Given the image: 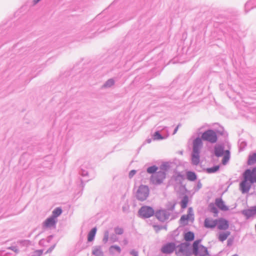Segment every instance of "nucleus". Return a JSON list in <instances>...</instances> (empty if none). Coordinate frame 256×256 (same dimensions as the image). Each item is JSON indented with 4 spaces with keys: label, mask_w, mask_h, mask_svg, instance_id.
<instances>
[{
    "label": "nucleus",
    "mask_w": 256,
    "mask_h": 256,
    "mask_svg": "<svg viewBox=\"0 0 256 256\" xmlns=\"http://www.w3.org/2000/svg\"><path fill=\"white\" fill-rule=\"evenodd\" d=\"M52 238V236H50L48 238V242H49Z\"/></svg>",
    "instance_id": "nucleus-47"
},
{
    "label": "nucleus",
    "mask_w": 256,
    "mask_h": 256,
    "mask_svg": "<svg viewBox=\"0 0 256 256\" xmlns=\"http://www.w3.org/2000/svg\"><path fill=\"white\" fill-rule=\"evenodd\" d=\"M220 169L218 165L214 166L211 168H206L204 170L205 172L208 174L215 173Z\"/></svg>",
    "instance_id": "nucleus-25"
},
{
    "label": "nucleus",
    "mask_w": 256,
    "mask_h": 256,
    "mask_svg": "<svg viewBox=\"0 0 256 256\" xmlns=\"http://www.w3.org/2000/svg\"><path fill=\"white\" fill-rule=\"evenodd\" d=\"M218 220L206 218L204 220V225L206 228H214L218 224Z\"/></svg>",
    "instance_id": "nucleus-13"
},
{
    "label": "nucleus",
    "mask_w": 256,
    "mask_h": 256,
    "mask_svg": "<svg viewBox=\"0 0 256 256\" xmlns=\"http://www.w3.org/2000/svg\"><path fill=\"white\" fill-rule=\"evenodd\" d=\"M220 224L218 226L219 230H224V218H221L219 220Z\"/></svg>",
    "instance_id": "nucleus-35"
},
{
    "label": "nucleus",
    "mask_w": 256,
    "mask_h": 256,
    "mask_svg": "<svg viewBox=\"0 0 256 256\" xmlns=\"http://www.w3.org/2000/svg\"><path fill=\"white\" fill-rule=\"evenodd\" d=\"M190 244L188 242L182 243L178 246V250L176 252L178 256H190Z\"/></svg>",
    "instance_id": "nucleus-6"
},
{
    "label": "nucleus",
    "mask_w": 256,
    "mask_h": 256,
    "mask_svg": "<svg viewBox=\"0 0 256 256\" xmlns=\"http://www.w3.org/2000/svg\"><path fill=\"white\" fill-rule=\"evenodd\" d=\"M166 176V172L160 170L151 176L150 181L154 184L159 185L163 182Z\"/></svg>",
    "instance_id": "nucleus-5"
},
{
    "label": "nucleus",
    "mask_w": 256,
    "mask_h": 256,
    "mask_svg": "<svg viewBox=\"0 0 256 256\" xmlns=\"http://www.w3.org/2000/svg\"><path fill=\"white\" fill-rule=\"evenodd\" d=\"M149 192L150 190L148 186L142 184L138 187L136 191V198L140 201H144L148 196Z\"/></svg>",
    "instance_id": "nucleus-3"
},
{
    "label": "nucleus",
    "mask_w": 256,
    "mask_h": 256,
    "mask_svg": "<svg viewBox=\"0 0 256 256\" xmlns=\"http://www.w3.org/2000/svg\"><path fill=\"white\" fill-rule=\"evenodd\" d=\"M180 126H181V124H179L176 126H178V128Z\"/></svg>",
    "instance_id": "nucleus-49"
},
{
    "label": "nucleus",
    "mask_w": 256,
    "mask_h": 256,
    "mask_svg": "<svg viewBox=\"0 0 256 256\" xmlns=\"http://www.w3.org/2000/svg\"><path fill=\"white\" fill-rule=\"evenodd\" d=\"M92 254L96 256H103L104 255L100 246H96L92 250Z\"/></svg>",
    "instance_id": "nucleus-23"
},
{
    "label": "nucleus",
    "mask_w": 256,
    "mask_h": 256,
    "mask_svg": "<svg viewBox=\"0 0 256 256\" xmlns=\"http://www.w3.org/2000/svg\"><path fill=\"white\" fill-rule=\"evenodd\" d=\"M62 213V208H56L52 211L51 216L56 220V218L60 216Z\"/></svg>",
    "instance_id": "nucleus-28"
},
{
    "label": "nucleus",
    "mask_w": 256,
    "mask_h": 256,
    "mask_svg": "<svg viewBox=\"0 0 256 256\" xmlns=\"http://www.w3.org/2000/svg\"><path fill=\"white\" fill-rule=\"evenodd\" d=\"M172 178L178 184H182L184 180V176L180 172H176L172 176Z\"/></svg>",
    "instance_id": "nucleus-14"
},
{
    "label": "nucleus",
    "mask_w": 256,
    "mask_h": 256,
    "mask_svg": "<svg viewBox=\"0 0 256 256\" xmlns=\"http://www.w3.org/2000/svg\"><path fill=\"white\" fill-rule=\"evenodd\" d=\"M201 240H195L192 246V254L196 256H208V249L204 246L200 244Z\"/></svg>",
    "instance_id": "nucleus-2"
},
{
    "label": "nucleus",
    "mask_w": 256,
    "mask_h": 256,
    "mask_svg": "<svg viewBox=\"0 0 256 256\" xmlns=\"http://www.w3.org/2000/svg\"><path fill=\"white\" fill-rule=\"evenodd\" d=\"M109 238V232L108 230H106L104 232V236L102 239V242L104 244H106Z\"/></svg>",
    "instance_id": "nucleus-34"
},
{
    "label": "nucleus",
    "mask_w": 256,
    "mask_h": 256,
    "mask_svg": "<svg viewBox=\"0 0 256 256\" xmlns=\"http://www.w3.org/2000/svg\"><path fill=\"white\" fill-rule=\"evenodd\" d=\"M186 178L190 181H194L197 179L196 174L192 171H188L186 173Z\"/></svg>",
    "instance_id": "nucleus-17"
},
{
    "label": "nucleus",
    "mask_w": 256,
    "mask_h": 256,
    "mask_svg": "<svg viewBox=\"0 0 256 256\" xmlns=\"http://www.w3.org/2000/svg\"><path fill=\"white\" fill-rule=\"evenodd\" d=\"M216 206H218L220 209L224 210V202L222 198H217L215 202Z\"/></svg>",
    "instance_id": "nucleus-27"
},
{
    "label": "nucleus",
    "mask_w": 256,
    "mask_h": 256,
    "mask_svg": "<svg viewBox=\"0 0 256 256\" xmlns=\"http://www.w3.org/2000/svg\"><path fill=\"white\" fill-rule=\"evenodd\" d=\"M57 220L50 216L46 218L42 223V227L44 228H50L52 227L55 228Z\"/></svg>",
    "instance_id": "nucleus-11"
},
{
    "label": "nucleus",
    "mask_w": 256,
    "mask_h": 256,
    "mask_svg": "<svg viewBox=\"0 0 256 256\" xmlns=\"http://www.w3.org/2000/svg\"><path fill=\"white\" fill-rule=\"evenodd\" d=\"M165 138L164 136H163L159 131L156 132L153 135V139L154 140H162Z\"/></svg>",
    "instance_id": "nucleus-31"
},
{
    "label": "nucleus",
    "mask_w": 256,
    "mask_h": 256,
    "mask_svg": "<svg viewBox=\"0 0 256 256\" xmlns=\"http://www.w3.org/2000/svg\"><path fill=\"white\" fill-rule=\"evenodd\" d=\"M196 190H199L200 188H202V183L200 182V180H199L198 182V184H197V186H196Z\"/></svg>",
    "instance_id": "nucleus-44"
},
{
    "label": "nucleus",
    "mask_w": 256,
    "mask_h": 256,
    "mask_svg": "<svg viewBox=\"0 0 256 256\" xmlns=\"http://www.w3.org/2000/svg\"><path fill=\"white\" fill-rule=\"evenodd\" d=\"M130 254L133 256H138V252L134 250H132L130 252Z\"/></svg>",
    "instance_id": "nucleus-43"
},
{
    "label": "nucleus",
    "mask_w": 256,
    "mask_h": 256,
    "mask_svg": "<svg viewBox=\"0 0 256 256\" xmlns=\"http://www.w3.org/2000/svg\"><path fill=\"white\" fill-rule=\"evenodd\" d=\"M188 220L193 222L194 220V214L192 208L190 207L188 208V214L182 215L180 222L181 224L186 226L188 224Z\"/></svg>",
    "instance_id": "nucleus-7"
},
{
    "label": "nucleus",
    "mask_w": 256,
    "mask_h": 256,
    "mask_svg": "<svg viewBox=\"0 0 256 256\" xmlns=\"http://www.w3.org/2000/svg\"><path fill=\"white\" fill-rule=\"evenodd\" d=\"M114 84V80L113 78H110L106 80V82L102 85V88H109L112 86Z\"/></svg>",
    "instance_id": "nucleus-29"
},
{
    "label": "nucleus",
    "mask_w": 256,
    "mask_h": 256,
    "mask_svg": "<svg viewBox=\"0 0 256 256\" xmlns=\"http://www.w3.org/2000/svg\"><path fill=\"white\" fill-rule=\"evenodd\" d=\"M110 240H112V242H114L118 240V238L116 234H112L110 236Z\"/></svg>",
    "instance_id": "nucleus-39"
},
{
    "label": "nucleus",
    "mask_w": 256,
    "mask_h": 256,
    "mask_svg": "<svg viewBox=\"0 0 256 256\" xmlns=\"http://www.w3.org/2000/svg\"><path fill=\"white\" fill-rule=\"evenodd\" d=\"M8 249H10L16 252H18L19 250H18V248H17L16 246H10L8 248Z\"/></svg>",
    "instance_id": "nucleus-42"
},
{
    "label": "nucleus",
    "mask_w": 256,
    "mask_h": 256,
    "mask_svg": "<svg viewBox=\"0 0 256 256\" xmlns=\"http://www.w3.org/2000/svg\"><path fill=\"white\" fill-rule=\"evenodd\" d=\"M115 252H116L118 254H120L121 252L120 248L116 245L111 246L109 248V252L110 254H114Z\"/></svg>",
    "instance_id": "nucleus-19"
},
{
    "label": "nucleus",
    "mask_w": 256,
    "mask_h": 256,
    "mask_svg": "<svg viewBox=\"0 0 256 256\" xmlns=\"http://www.w3.org/2000/svg\"><path fill=\"white\" fill-rule=\"evenodd\" d=\"M224 224H225V226L226 225V221H225Z\"/></svg>",
    "instance_id": "nucleus-53"
},
{
    "label": "nucleus",
    "mask_w": 256,
    "mask_h": 256,
    "mask_svg": "<svg viewBox=\"0 0 256 256\" xmlns=\"http://www.w3.org/2000/svg\"><path fill=\"white\" fill-rule=\"evenodd\" d=\"M139 217L142 218H149L155 215L154 210L150 206H142L138 212Z\"/></svg>",
    "instance_id": "nucleus-4"
},
{
    "label": "nucleus",
    "mask_w": 256,
    "mask_h": 256,
    "mask_svg": "<svg viewBox=\"0 0 256 256\" xmlns=\"http://www.w3.org/2000/svg\"><path fill=\"white\" fill-rule=\"evenodd\" d=\"M214 154L218 157L222 156L224 154V147L222 146H216Z\"/></svg>",
    "instance_id": "nucleus-15"
},
{
    "label": "nucleus",
    "mask_w": 256,
    "mask_h": 256,
    "mask_svg": "<svg viewBox=\"0 0 256 256\" xmlns=\"http://www.w3.org/2000/svg\"><path fill=\"white\" fill-rule=\"evenodd\" d=\"M172 162H165L161 164L160 166V168L162 170L161 171L165 172L171 168Z\"/></svg>",
    "instance_id": "nucleus-26"
},
{
    "label": "nucleus",
    "mask_w": 256,
    "mask_h": 256,
    "mask_svg": "<svg viewBox=\"0 0 256 256\" xmlns=\"http://www.w3.org/2000/svg\"><path fill=\"white\" fill-rule=\"evenodd\" d=\"M176 202H168L166 206V209L165 210H167L168 212H170V214H172L173 211L174 210Z\"/></svg>",
    "instance_id": "nucleus-21"
},
{
    "label": "nucleus",
    "mask_w": 256,
    "mask_h": 256,
    "mask_svg": "<svg viewBox=\"0 0 256 256\" xmlns=\"http://www.w3.org/2000/svg\"><path fill=\"white\" fill-rule=\"evenodd\" d=\"M43 252L42 250H36L32 254L31 256H40Z\"/></svg>",
    "instance_id": "nucleus-37"
},
{
    "label": "nucleus",
    "mask_w": 256,
    "mask_h": 256,
    "mask_svg": "<svg viewBox=\"0 0 256 256\" xmlns=\"http://www.w3.org/2000/svg\"><path fill=\"white\" fill-rule=\"evenodd\" d=\"M55 244L52 246H50L47 250V252H50L55 247Z\"/></svg>",
    "instance_id": "nucleus-45"
},
{
    "label": "nucleus",
    "mask_w": 256,
    "mask_h": 256,
    "mask_svg": "<svg viewBox=\"0 0 256 256\" xmlns=\"http://www.w3.org/2000/svg\"><path fill=\"white\" fill-rule=\"evenodd\" d=\"M256 162V154L254 153L248 156V164L249 166L252 165Z\"/></svg>",
    "instance_id": "nucleus-24"
},
{
    "label": "nucleus",
    "mask_w": 256,
    "mask_h": 256,
    "mask_svg": "<svg viewBox=\"0 0 256 256\" xmlns=\"http://www.w3.org/2000/svg\"><path fill=\"white\" fill-rule=\"evenodd\" d=\"M136 170H133L130 172L128 176L130 178H132L134 175L136 174Z\"/></svg>",
    "instance_id": "nucleus-41"
},
{
    "label": "nucleus",
    "mask_w": 256,
    "mask_h": 256,
    "mask_svg": "<svg viewBox=\"0 0 256 256\" xmlns=\"http://www.w3.org/2000/svg\"><path fill=\"white\" fill-rule=\"evenodd\" d=\"M230 157L228 150H225V164L229 160Z\"/></svg>",
    "instance_id": "nucleus-38"
},
{
    "label": "nucleus",
    "mask_w": 256,
    "mask_h": 256,
    "mask_svg": "<svg viewBox=\"0 0 256 256\" xmlns=\"http://www.w3.org/2000/svg\"><path fill=\"white\" fill-rule=\"evenodd\" d=\"M202 140L216 143L218 140L217 134L214 130L209 129L202 134L201 138L197 137L193 140L191 162L194 166L198 165L200 162V153L203 146Z\"/></svg>",
    "instance_id": "nucleus-1"
},
{
    "label": "nucleus",
    "mask_w": 256,
    "mask_h": 256,
    "mask_svg": "<svg viewBox=\"0 0 256 256\" xmlns=\"http://www.w3.org/2000/svg\"><path fill=\"white\" fill-rule=\"evenodd\" d=\"M208 209L210 212H212L214 214V216H217L218 214V208L216 207V206L214 205V204L212 203H210L208 205Z\"/></svg>",
    "instance_id": "nucleus-20"
},
{
    "label": "nucleus",
    "mask_w": 256,
    "mask_h": 256,
    "mask_svg": "<svg viewBox=\"0 0 256 256\" xmlns=\"http://www.w3.org/2000/svg\"><path fill=\"white\" fill-rule=\"evenodd\" d=\"M81 183H82V184L83 185V182H82V180H81Z\"/></svg>",
    "instance_id": "nucleus-51"
},
{
    "label": "nucleus",
    "mask_w": 256,
    "mask_h": 256,
    "mask_svg": "<svg viewBox=\"0 0 256 256\" xmlns=\"http://www.w3.org/2000/svg\"><path fill=\"white\" fill-rule=\"evenodd\" d=\"M232 256H238L236 254H234V255H233Z\"/></svg>",
    "instance_id": "nucleus-52"
},
{
    "label": "nucleus",
    "mask_w": 256,
    "mask_h": 256,
    "mask_svg": "<svg viewBox=\"0 0 256 256\" xmlns=\"http://www.w3.org/2000/svg\"><path fill=\"white\" fill-rule=\"evenodd\" d=\"M96 228L94 227L92 228L88 232V242H92L94 240L95 235L96 234Z\"/></svg>",
    "instance_id": "nucleus-18"
},
{
    "label": "nucleus",
    "mask_w": 256,
    "mask_h": 256,
    "mask_svg": "<svg viewBox=\"0 0 256 256\" xmlns=\"http://www.w3.org/2000/svg\"><path fill=\"white\" fill-rule=\"evenodd\" d=\"M158 170V168L156 166H152L148 167L146 170V172L148 174H154L156 173Z\"/></svg>",
    "instance_id": "nucleus-32"
},
{
    "label": "nucleus",
    "mask_w": 256,
    "mask_h": 256,
    "mask_svg": "<svg viewBox=\"0 0 256 256\" xmlns=\"http://www.w3.org/2000/svg\"><path fill=\"white\" fill-rule=\"evenodd\" d=\"M184 238L186 242L192 241L194 238V233L192 232H188L185 234Z\"/></svg>",
    "instance_id": "nucleus-22"
},
{
    "label": "nucleus",
    "mask_w": 256,
    "mask_h": 256,
    "mask_svg": "<svg viewBox=\"0 0 256 256\" xmlns=\"http://www.w3.org/2000/svg\"><path fill=\"white\" fill-rule=\"evenodd\" d=\"M252 184V182L249 181V180L244 178V180L240 184V188L242 192L244 193L248 192L251 187Z\"/></svg>",
    "instance_id": "nucleus-12"
},
{
    "label": "nucleus",
    "mask_w": 256,
    "mask_h": 256,
    "mask_svg": "<svg viewBox=\"0 0 256 256\" xmlns=\"http://www.w3.org/2000/svg\"><path fill=\"white\" fill-rule=\"evenodd\" d=\"M221 162L222 164H224V156L222 158Z\"/></svg>",
    "instance_id": "nucleus-48"
},
{
    "label": "nucleus",
    "mask_w": 256,
    "mask_h": 256,
    "mask_svg": "<svg viewBox=\"0 0 256 256\" xmlns=\"http://www.w3.org/2000/svg\"><path fill=\"white\" fill-rule=\"evenodd\" d=\"M79 174L83 176H86L88 175V171L86 170H84L82 168H81Z\"/></svg>",
    "instance_id": "nucleus-36"
},
{
    "label": "nucleus",
    "mask_w": 256,
    "mask_h": 256,
    "mask_svg": "<svg viewBox=\"0 0 256 256\" xmlns=\"http://www.w3.org/2000/svg\"><path fill=\"white\" fill-rule=\"evenodd\" d=\"M218 239L220 241L223 242L224 241V232H221L220 234Z\"/></svg>",
    "instance_id": "nucleus-40"
},
{
    "label": "nucleus",
    "mask_w": 256,
    "mask_h": 256,
    "mask_svg": "<svg viewBox=\"0 0 256 256\" xmlns=\"http://www.w3.org/2000/svg\"><path fill=\"white\" fill-rule=\"evenodd\" d=\"M156 226L158 228V230L162 228V227H160L159 226Z\"/></svg>",
    "instance_id": "nucleus-50"
},
{
    "label": "nucleus",
    "mask_w": 256,
    "mask_h": 256,
    "mask_svg": "<svg viewBox=\"0 0 256 256\" xmlns=\"http://www.w3.org/2000/svg\"><path fill=\"white\" fill-rule=\"evenodd\" d=\"M176 248V244L174 242H168L162 246L161 251L163 254H170L174 252Z\"/></svg>",
    "instance_id": "nucleus-10"
},
{
    "label": "nucleus",
    "mask_w": 256,
    "mask_h": 256,
    "mask_svg": "<svg viewBox=\"0 0 256 256\" xmlns=\"http://www.w3.org/2000/svg\"><path fill=\"white\" fill-rule=\"evenodd\" d=\"M242 214L248 218L256 214L254 207L242 211Z\"/></svg>",
    "instance_id": "nucleus-16"
},
{
    "label": "nucleus",
    "mask_w": 256,
    "mask_h": 256,
    "mask_svg": "<svg viewBox=\"0 0 256 256\" xmlns=\"http://www.w3.org/2000/svg\"><path fill=\"white\" fill-rule=\"evenodd\" d=\"M244 178L249 180L251 182L256 183V167L246 170L243 174Z\"/></svg>",
    "instance_id": "nucleus-8"
},
{
    "label": "nucleus",
    "mask_w": 256,
    "mask_h": 256,
    "mask_svg": "<svg viewBox=\"0 0 256 256\" xmlns=\"http://www.w3.org/2000/svg\"><path fill=\"white\" fill-rule=\"evenodd\" d=\"M178 126H176V127L174 128V130L173 134H176V132H177V131H178Z\"/></svg>",
    "instance_id": "nucleus-46"
},
{
    "label": "nucleus",
    "mask_w": 256,
    "mask_h": 256,
    "mask_svg": "<svg viewBox=\"0 0 256 256\" xmlns=\"http://www.w3.org/2000/svg\"><path fill=\"white\" fill-rule=\"evenodd\" d=\"M116 234L121 235L124 233V230L122 228L116 226L114 229Z\"/></svg>",
    "instance_id": "nucleus-33"
},
{
    "label": "nucleus",
    "mask_w": 256,
    "mask_h": 256,
    "mask_svg": "<svg viewBox=\"0 0 256 256\" xmlns=\"http://www.w3.org/2000/svg\"><path fill=\"white\" fill-rule=\"evenodd\" d=\"M170 212L164 209L160 210L155 212V216L160 222L168 220L170 216Z\"/></svg>",
    "instance_id": "nucleus-9"
},
{
    "label": "nucleus",
    "mask_w": 256,
    "mask_h": 256,
    "mask_svg": "<svg viewBox=\"0 0 256 256\" xmlns=\"http://www.w3.org/2000/svg\"><path fill=\"white\" fill-rule=\"evenodd\" d=\"M188 201V198L187 196H184L180 202V206L182 208H186Z\"/></svg>",
    "instance_id": "nucleus-30"
}]
</instances>
